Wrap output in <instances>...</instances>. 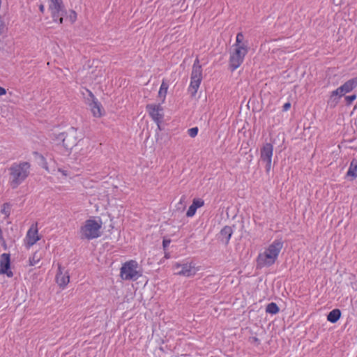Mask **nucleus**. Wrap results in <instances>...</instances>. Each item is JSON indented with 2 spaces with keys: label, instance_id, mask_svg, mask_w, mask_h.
<instances>
[{
  "label": "nucleus",
  "instance_id": "1a4fd4ad",
  "mask_svg": "<svg viewBox=\"0 0 357 357\" xmlns=\"http://www.w3.org/2000/svg\"><path fill=\"white\" fill-rule=\"evenodd\" d=\"M273 146L271 143H265L260 149V160L266 163V172L269 173L271 169Z\"/></svg>",
  "mask_w": 357,
  "mask_h": 357
},
{
  "label": "nucleus",
  "instance_id": "2eb2a0df",
  "mask_svg": "<svg viewBox=\"0 0 357 357\" xmlns=\"http://www.w3.org/2000/svg\"><path fill=\"white\" fill-rule=\"evenodd\" d=\"M190 79L202 80V68L197 58L194 61Z\"/></svg>",
  "mask_w": 357,
  "mask_h": 357
},
{
  "label": "nucleus",
  "instance_id": "bb28decb",
  "mask_svg": "<svg viewBox=\"0 0 357 357\" xmlns=\"http://www.w3.org/2000/svg\"><path fill=\"white\" fill-rule=\"evenodd\" d=\"M356 99V95L353 94L351 96H345V101L347 105H351L354 100Z\"/></svg>",
  "mask_w": 357,
  "mask_h": 357
},
{
  "label": "nucleus",
  "instance_id": "4be33fe9",
  "mask_svg": "<svg viewBox=\"0 0 357 357\" xmlns=\"http://www.w3.org/2000/svg\"><path fill=\"white\" fill-rule=\"evenodd\" d=\"M266 311L271 314H275L279 312V307L275 303H271L266 306Z\"/></svg>",
  "mask_w": 357,
  "mask_h": 357
},
{
  "label": "nucleus",
  "instance_id": "473e14b6",
  "mask_svg": "<svg viewBox=\"0 0 357 357\" xmlns=\"http://www.w3.org/2000/svg\"><path fill=\"white\" fill-rule=\"evenodd\" d=\"M6 93V91L4 88L0 86V96H3Z\"/></svg>",
  "mask_w": 357,
  "mask_h": 357
},
{
  "label": "nucleus",
  "instance_id": "423d86ee",
  "mask_svg": "<svg viewBox=\"0 0 357 357\" xmlns=\"http://www.w3.org/2000/svg\"><path fill=\"white\" fill-rule=\"evenodd\" d=\"M53 139L58 142L62 143L63 147L67 150H71L77 143V130L70 128L67 132L54 135Z\"/></svg>",
  "mask_w": 357,
  "mask_h": 357
},
{
  "label": "nucleus",
  "instance_id": "f704fd0d",
  "mask_svg": "<svg viewBox=\"0 0 357 357\" xmlns=\"http://www.w3.org/2000/svg\"><path fill=\"white\" fill-rule=\"evenodd\" d=\"M256 341H257V337H254L252 338V341H251L252 342H256Z\"/></svg>",
  "mask_w": 357,
  "mask_h": 357
},
{
  "label": "nucleus",
  "instance_id": "72a5a7b5",
  "mask_svg": "<svg viewBox=\"0 0 357 357\" xmlns=\"http://www.w3.org/2000/svg\"><path fill=\"white\" fill-rule=\"evenodd\" d=\"M39 9H40V10L42 13H43V12H44V10H45V6H44V5L40 4V6H39Z\"/></svg>",
  "mask_w": 357,
  "mask_h": 357
},
{
  "label": "nucleus",
  "instance_id": "39448f33",
  "mask_svg": "<svg viewBox=\"0 0 357 357\" xmlns=\"http://www.w3.org/2000/svg\"><path fill=\"white\" fill-rule=\"evenodd\" d=\"M356 87H357V77L349 79L336 90L331 92L328 100V105H330L331 107H335L337 105L339 99L341 97L344 96L346 93L351 92Z\"/></svg>",
  "mask_w": 357,
  "mask_h": 357
},
{
  "label": "nucleus",
  "instance_id": "6e6552de",
  "mask_svg": "<svg viewBox=\"0 0 357 357\" xmlns=\"http://www.w3.org/2000/svg\"><path fill=\"white\" fill-rule=\"evenodd\" d=\"M49 10L53 21H59L60 24L63 23V15L66 13L64 6L62 0H49Z\"/></svg>",
  "mask_w": 357,
  "mask_h": 357
},
{
  "label": "nucleus",
  "instance_id": "9b49d317",
  "mask_svg": "<svg viewBox=\"0 0 357 357\" xmlns=\"http://www.w3.org/2000/svg\"><path fill=\"white\" fill-rule=\"evenodd\" d=\"M146 110L152 119L159 125L163 119L162 107L160 105L149 104Z\"/></svg>",
  "mask_w": 357,
  "mask_h": 357
},
{
  "label": "nucleus",
  "instance_id": "f03ea898",
  "mask_svg": "<svg viewBox=\"0 0 357 357\" xmlns=\"http://www.w3.org/2000/svg\"><path fill=\"white\" fill-rule=\"evenodd\" d=\"M31 165L28 162H15L8 168V182L13 189L17 188L29 176Z\"/></svg>",
  "mask_w": 357,
  "mask_h": 357
},
{
  "label": "nucleus",
  "instance_id": "7c9ffc66",
  "mask_svg": "<svg viewBox=\"0 0 357 357\" xmlns=\"http://www.w3.org/2000/svg\"><path fill=\"white\" fill-rule=\"evenodd\" d=\"M59 172L62 174L64 176H68V171L65 169H59Z\"/></svg>",
  "mask_w": 357,
  "mask_h": 357
},
{
  "label": "nucleus",
  "instance_id": "c756f323",
  "mask_svg": "<svg viewBox=\"0 0 357 357\" xmlns=\"http://www.w3.org/2000/svg\"><path fill=\"white\" fill-rule=\"evenodd\" d=\"M291 107V104L290 102H286L284 104L282 108H283V111H287L289 109V108Z\"/></svg>",
  "mask_w": 357,
  "mask_h": 357
},
{
  "label": "nucleus",
  "instance_id": "aec40b11",
  "mask_svg": "<svg viewBox=\"0 0 357 357\" xmlns=\"http://www.w3.org/2000/svg\"><path fill=\"white\" fill-rule=\"evenodd\" d=\"M340 310L339 309H334L328 313L327 319L331 323H335L340 319Z\"/></svg>",
  "mask_w": 357,
  "mask_h": 357
},
{
  "label": "nucleus",
  "instance_id": "20e7f679",
  "mask_svg": "<svg viewBox=\"0 0 357 357\" xmlns=\"http://www.w3.org/2000/svg\"><path fill=\"white\" fill-rule=\"evenodd\" d=\"M101 227L102 222L100 220L89 219L86 220L80 228L79 234L81 239L91 240L98 238L101 234Z\"/></svg>",
  "mask_w": 357,
  "mask_h": 357
},
{
  "label": "nucleus",
  "instance_id": "4468645a",
  "mask_svg": "<svg viewBox=\"0 0 357 357\" xmlns=\"http://www.w3.org/2000/svg\"><path fill=\"white\" fill-rule=\"evenodd\" d=\"M38 240L40 237L38 234V229L36 226H31L28 230L26 236V245L28 248L33 245Z\"/></svg>",
  "mask_w": 357,
  "mask_h": 357
},
{
  "label": "nucleus",
  "instance_id": "a878e982",
  "mask_svg": "<svg viewBox=\"0 0 357 357\" xmlns=\"http://www.w3.org/2000/svg\"><path fill=\"white\" fill-rule=\"evenodd\" d=\"M188 135L191 137H196L197 133H198V128L197 127H195V128H192L188 129Z\"/></svg>",
  "mask_w": 357,
  "mask_h": 357
},
{
  "label": "nucleus",
  "instance_id": "cd10ccee",
  "mask_svg": "<svg viewBox=\"0 0 357 357\" xmlns=\"http://www.w3.org/2000/svg\"><path fill=\"white\" fill-rule=\"evenodd\" d=\"M69 17H70V20L72 23H73L75 20H76V17H77V15H76V13L75 11H70V15H69Z\"/></svg>",
  "mask_w": 357,
  "mask_h": 357
},
{
  "label": "nucleus",
  "instance_id": "f257e3e1",
  "mask_svg": "<svg viewBox=\"0 0 357 357\" xmlns=\"http://www.w3.org/2000/svg\"><path fill=\"white\" fill-rule=\"evenodd\" d=\"M232 47L233 50L230 53L229 65L231 70H235L242 64L249 50L248 42L244 40V36L241 32L237 33L236 42Z\"/></svg>",
  "mask_w": 357,
  "mask_h": 357
},
{
  "label": "nucleus",
  "instance_id": "9d476101",
  "mask_svg": "<svg viewBox=\"0 0 357 357\" xmlns=\"http://www.w3.org/2000/svg\"><path fill=\"white\" fill-rule=\"evenodd\" d=\"M174 269L176 275L185 277H192L199 271L192 263H176Z\"/></svg>",
  "mask_w": 357,
  "mask_h": 357
},
{
  "label": "nucleus",
  "instance_id": "b1692460",
  "mask_svg": "<svg viewBox=\"0 0 357 357\" xmlns=\"http://www.w3.org/2000/svg\"><path fill=\"white\" fill-rule=\"evenodd\" d=\"M40 259V255L35 252L31 258L29 259V264L31 266L36 265Z\"/></svg>",
  "mask_w": 357,
  "mask_h": 357
},
{
  "label": "nucleus",
  "instance_id": "c85d7f7f",
  "mask_svg": "<svg viewBox=\"0 0 357 357\" xmlns=\"http://www.w3.org/2000/svg\"><path fill=\"white\" fill-rule=\"evenodd\" d=\"M171 241L167 239H164L162 241V245L164 249L165 250L169 245Z\"/></svg>",
  "mask_w": 357,
  "mask_h": 357
},
{
  "label": "nucleus",
  "instance_id": "393cba45",
  "mask_svg": "<svg viewBox=\"0 0 357 357\" xmlns=\"http://www.w3.org/2000/svg\"><path fill=\"white\" fill-rule=\"evenodd\" d=\"M1 213L4 214L6 218H8L10 213V206L8 203H5L3 205V208L1 211Z\"/></svg>",
  "mask_w": 357,
  "mask_h": 357
},
{
  "label": "nucleus",
  "instance_id": "7ed1b4c3",
  "mask_svg": "<svg viewBox=\"0 0 357 357\" xmlns=\"http://www.w3.org/2000/svg\"><path fill=\"white\" fill-rule=\"evenodd\" d=\"M283 248V242L280 239L275 240L263 252L257 257V264L260 267L270 266L277 260L278 255Z\"/></svg>",
  "mask_w": 357,
  "mask_h": 357
},
{
  "label": "nucleus",
  "instance_id": "0eeeda50",
  "mask_svg": "<svg viewBox=\"0 0 357 357\" xmlns=\"http://www.w3.org/2000/svg\"><path fill=\"white\" fill-rule=\"evenodd\" d=\"M137 268V261L131 260L126 262L121 268V278L126 280H137L141 275Z\"/></svg>",
  "mask_w": 357,
  "mask_h": 357
},
{
  "label": "nucleus",
  "instance_id": "5701e85b",
  "mask_svg": "<svg viewBox=\"0 0 357 357\" xmlns=\"http://www.w3.org/2000/svg\"><path fill=\"white\" fill-rule=\"evenodd\" d=\"M168 85L162 82L161 84V86L160 87V90L158 92V95L160 98H162V101H164L165 98L166 96L167 92Z\"/></svg>",
  "mask_w": 357,
  "mask_h": 357
},
{
  "label": "nucleus",
  "instance_id": "ddd939ff",
  "mask_svg": "<svg viewBox=\"0 0 357 357\" xmlns=\"http://www.w3.org/2000/svg\"><path fill=\"white\" fill-rule=\"evenodd\" d=\"M10 255L3 253L0 258V274H6L8 277L13 276V272L10 268Z\"/></svg>",
  "mask_w": 357,
  "mask_h": 357
},
{
  "label": "nucleus",
  "instance_id": "f8f14e48",
  "mask_svg": "<svg viewBox=\"0 0 357 357\" xmlns=\"http://www.w3.org/2000/svg\"><path fill=\"white\" fill-rule=\"evenodd\" d=\"M91 100H89V106L95 117H100L102 115V107L101 104L94 97L93 94L89 91Z\"/></svg>",
  "mask_w": 357,
  "mask_h": 357
},
{
  "label": "nucleus",
  "instance_id": "6ab92c4d",
  "mask_svg": "<svg viewBox=\"0 0 357 357\" xmlns=\"http://www.w3.org/2000/svg\"><path fill=\"white\" fill-rule=\"evenodd\" d=\"M190 84L188 87V91L192 96H195L197 92V90L200 86L201 79H190Z\"/></svg>",
  "mask_w": 357,
  "mask_h": 357
},
{
  "label": "nucleus",
  "instance_id": "dca6fc26",
  "mask_svg": "<svg viewBox=\"0 0 357 357\" xmlns=\"http://www.w3.org/2000/svg\"><path fill=\"white\" fill-rule=\"evenodd\" d=\"M204 204V202L201 199H194L192 201V204L190 206L187 213V217H192L198 208L203 206Z\"/></svg>",
  "mask_w": 357,
  "mask_h": 357
},
{
  "label": "nucleus",
  "instance_id": "412c9836",
  "mask_svg": "<svg viewBox=\"0 0 357 357\" xmlns=\"http://www.w3.org/2000/svg\"><path fill=\"white\" fill-rule=\"evenodd\" d=\"M347 174L353 178L357 177V160L354 159L351 160Z\"/></svg>",
  "mask_w": 357,
  "mask_h": 357
},
{
  "label": "nucleus",
  "instance_id": "a211bd4d",
  "mask_svg": "<svg viewBox=\"0 0 357 357\" xmlns=\"http://www.w3.org/2000/svg\"><path fill=\"white\" fill-rule=\"evenodd\" d=\"M233 234V230L231 227L225 226L220 231V237L225 244H227L230 240V238Z\"/></svg>",
  "mask_w": 357,
  "mask_h": 357
},
{
  "label": "nucleus",
  "instance_id": "2f4dec72",
  "mask_svg": "<svg viewBox=\"0 0 357 357\" xmlns=\"http://www.w3.org/2000/svg\"><path fill=\"white\" fill-rule=\"evenodd\" d=\"M185 196H183L181 197V199H180V202H179V204H183V209L185 208V205L184 204L185 203Z\"/></svg>",
  "mask_w": 357,
  "mask_h": 357
},
{
  "label": "nucleus",
  "instance_id": "f3484780",
  "mask_svg": "<svg viewBox=\"0 0 357 357\" xmlns=\"http://www.w3.org/2000/svg\"><path fill=\"white\" fill-rule=\"evenodd\" d=\"M56 280L60 287H65L70 281V277L67 273H63L59 268L56 276Z\"/></svg>",
  "mask_w": 357,
  "mask_h": 357
}]
</instances>
